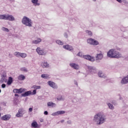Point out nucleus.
I'll list each match as a JSON object with an SVG mask.
<instances>
[{"label":"nucleus","mask_w":128,"mask_h":128,"mask_svg":"<svg viewBox=\"0 0 128 128\" xmlns=\"http://www.w3.org/2000/svg\"><path fill=\"white\" fill-rule=\"evenodd\" d=\"M106 116L103 112H98L94 115L93 120L96 122V124L98 126L106 122Z\"/></svg>","instance_id":"nucleus-1"},{"label":"nucleus","mask_w":128,"mask_h":128,"mask_svg":"<svg viewBox=\"0 0 128 128\" xmlns=\"http://www.w3.org/2000/svg\"><path fill=\"white\" fill-rule=\"evenodd\" d=\"M107 56L111 58H122V54L116 51V49H111L107 53Z\"/></svg>","instance_id":"nucleus-2"},{"label":"nucleus","mask_w":128,"mask_h":128,"mask_svg":"<svg viewBox=\"0 0 128 128\" xmlns=\"http://www.w3.org/2000/svg\"><path fill=\"white\" fill-rule=\"evenodd\" d=\"M22 22L26 26H29V28L32 26V21L30 18L27 16H24L23 17Z\"/></svg>","instance_id":"nucleus-3"},{"label":"nucleus","mask_w":128,"mask_h":128,"mask_svg":"<svg viewBox=\"0 0 128 128\" xmlns=\"http://www.w3.org/2000/svg\"><path fill=\"white\" fill-rule=\"evenodd\" d=\"M77 56H80V58H83L85 60H88L90 62H94V57L90 55H82V52H79Z\"/></svg>","instance_id":"nucleus-4"},{"label":"nucleus","mask_w":128,"mask_h":128,"mask_svg":"<svg viewBox=\"0 0 128 128\" xmlns=\"http://www.w3.org/2000/svg\"><path fill=\"white\" fill-rule=\"evenodd\" d=\"M87 43L91 46H98L99 44L98 41L92 39V38H88L87 40Z\"/></svg>","instance_id":"nucleus-5"},{"label":"nucleus","mask_w":128,"mask_h":128,"mask_svg":"<svg viewBox=\"0 0 128 128\" xmlns=\"http://www.w3.org/2000/svg\"><path fill=\"white\" fill-rule=\"evenodd\" d=\"M36 52L40 54V56H46V52L44 51V49L41 48L40 47H38L36 49Z\"/></svg>","instance_id":"nucleus-6"},{"label":"nucleus","mask_w":128,"mask_h":128,"mask_svg":"<svg viewBox=\"0 0 128 128\" xmlns=\"http://www.w3.org/2000/svg\"><path fill=\"white\" fill-rule=\"evenodd\" d=\"M26 114V110L22 108L18 110V113L16 114V116L17 118H22L24 114Z\"/></svg>","instance_id":"nucleus-7"},{"label":"nucleus","mask_w":128,"mask_h":128,"mask_svg":"<svg viewBox=\"0 0 128 128\" xmlns=\"http://www.w3.org/2000/svg\"><path fill=\"white\" fill-rule=\"evenodd\" d=\"M69 66L72 68H74L76 70H80V65L76 63L71 62L69 64Z\"/></svg>","instance_id":"nucleus-8"},{"label":"nucleus","mask_w":128,"mask_h":128,"mask_svg":"<svg viewBox=\"0 0 128 128\" xmlns=\"http://www.w3.org/2000/svg\"><path fill=\"white\" fill-rule=\"evenodd\" d=\"M26 90V89L24 88H20V89L15 88L13 90L14 94H22Z\"/></svg>","instance_id":"nucleus-9"},{"label":"nucleus","mask_w":128,"mask_h":128,"mask_svg":"<svg viewBox=\"0 0 128 128\" xmlns=\"http://www.w3.org/2000/svg\"><path fill=\"white\" fill-rule=\"evenodd\" d=\"M48 84L52 88H58V85H56V84L52 81H48Z\"/></svg>","instance_id":"nucleus-10"},{"label":"nucleus","mask_w":128,"mask_h":128,"mask_svg":"<svg viewBox=\"0 0 128 128\" xmlns=\"http://www.w3.org/2000/svg\"><path fill=\"white\" fill-rule=\"evenodd\" d=\"M66 114V111L60 110V111H58V112H53L52 114V116H60L62 114Z\"/></svg>","instance_id":"nucleus-11"},{"label":"nucleus","mask_w":128,"mask_h":128,"mask_svg":"<svg viewBox=\"0 0 128 128\" xmlns=\"http://www.w3.org/2000/svg\"><path fill=\"white\" fill-rule=\"evenodd\" d=\"M66 114V111L60 110V111H58V112H53L52 114V116H60L62 114Z\"/></svg>","instance_id":"nucleus-12"},{"label":"nucleus","mask_w":128,"mask_h":128,"mask_svg":"<svg viewBox=\"0 0 128 128\" xmlns=\"http://www.w3.org/2000/svg\"><path fill=\"white\" fill-rule=\"evenodd\" d=\"M88 70L90 74H96V68L91 66H88Z\"/></svg>","instance_id":"nucleus-13"},{"label":"nucleus","mask_w":128,"mask_h":128,"mask_svg":"<svg viewBox=\"0 0 128 128\" xmlns=\"http://www.w3.org/2000/svg\"><path fill=\"white\" fill-rule=\"evenodd\" d=\"M128 83V76H126L124 77L121 81L120 84H126Z\"/></svg>","instance_id":"nucleus-14"},{"label":"nucleus","mask_w":128,"mask_h":128,"mask_svg":"<svg viewBox=\"0 0 128 128\" xmlns=\"http://www.w3.org/2000/svg\"><path fill=\"white\" fill-rule=\"evenodd\" d=\"M63 48L70 50V52H74V48L70 45L63 46Z\"/></svg>","instance_id":"nucleus-15"},{"label":"nucleus","mask_w":128,"mask_h":128,"mask_svg":"<svg viewBox=\"0 0 128 128\" xmlns=\"http://www.w3.org/2000/svg\"><path fill=\"white\" fill-rule=\"evenodd\" d=\"M6 20H10L11 22H12L13 20H14V17L12 16V15L10 14H6Z\"/></svg>","instance_id":"nucleus-16"},{"label":"nucleus","mask_w":128,"mask_h":128,"mask_svg":"<svg viewBox=\"0 0 128 128\" xmlns=\"http://www.w3.org/2000/svg\"><path fill=\"white\" fill-rule=\"evenodd\" d=\"M32 94V91H26L24 92V93L22 94H21L22 96H23L24 98H26V96H30Z\"/></svg>","instance_id":"nucleus-17"},{"label":"nucleus","mask_w":128,"mask_h":128,"mask_svg":"<svg viewBox=\"0 0 128 128\" xmlns=\"http://www.w3.org/2000/svg\"><path fill=\"white\" fill-rule=\"evenodd\" d=\"M10 118V114H6L1 117V120H8Z\"/></svg>","instance_id":"nucleus-18"},{"label":"nucleus","mask_w":128,"mask_h":128,"mask_svg":"<svg viewBox=\"0 0 128 128\" xmlns=\"http://www.w3.org/2000/svg\"><path fill=\"white\" fill-rule=\"evenodd\" d=\"M41 66L43 67L44 68H50V64L46 62H44L41 64Z\"/></svg>","instance_id":"nucleus-19"},{"label":"nucleus","mask_w":128,"mask_h":128,"mask_svg":"<svg viewBox=\"0 0 128 128\" xmlns=\"http://www.w3.org/2000/svg\"><path fill=\"white\" fill-rule=\"evenodd\" d=\"M42 42V38H38L36 40H34L32 42V44H40V42Z\"/></svg>","instance_id":"nucleus-20"},{"label":"nucleus","mask_w":128,"mask_h":128,"mask_svg":"<svg viewBox=\"0 0 128 128\" xmlns=\"http://www.w3.org/2000/svg\"><path fill=\"white\" fill-rule=\"evenodd\" d=\"M102 58H104V54L102 53H100L96 54V60H102Z\"/></svg>","instance_id":"nucleus-21"},{"label":"nucleus","mask_w":128,"mask_h":128,"mask_svg":"<svg viewBox=\"0 0 128 128\" xmlns=\"http://www.w3.org/2000/svg\"><path fill=\"white\" fill-rule=\"evenodd\" d=\"M47 106H51L52 108H56V104L52 102H50L47 103Z\"/></svg>","instance_id":"nucleus-22"},{"label":"nucleus","mask_w":128,"mask_h":128,"mask_svg":"<svg viewBox=\"0 0 128 128\" xmlns=\"http://www.w3.org/2000/svg\"><path fill=\"white\" fill-rule=\"evenodd\" d=\"M98 76L100 78H106V76L104 73L102 72H98Z\"/></svg>","instance_id":"nucleus-23"},{"label":"nucleus","mask_w":128,"mask_h":128,"mask_svg":"<svg viewBox=\"0 0 128 128\" xmlns=\"http://www.w3.org/2000/svg\"><path fill=\"white\" fill-rule=\"evenodd\" d=\"M41 78H44L46 80L48 78H50V76L48 74H42L41 75Z\"/></svg>","instance_id":"nucleus-24"},{"label":"nucleus","mask_w":128,"mask_h":128,"mask_svg":"<svg viewBox=\"0 0 128 128\" xmlns=\"http://www.w3.org/2000/svg\"><path fill=\"white\" fill-rule=\"evenodd\" d=\"M18 80H26V76L24 74H20L18 76Z\"/></svg>","instance_id":"nucleus-25"},{"label":"nucleus","mask_w":128,"mask_h":128,"mask_svg":"<svg viewBox=\"0 0 128 128\" xmlns=\"http://www.w3.org/2000/svg\"><path fill=\"white\" fill-rule=\"evenodd\" d=\"M38 2V0H32V4H34L35 6H40V3Z\"/></svg>","instance_id":"nucleus-26"},{"label":"nucleus","mask_w":128,"mask_h":128,"mask_svg":"<svg viewBox=\"0 0 128 128\" xmlns=\"http://www.w3.org/2000/svg\"><path fill=\"white\" fill-rule=\"evenodd\" d=\"M12 84V78L10 76V77H8V81L7 82V84H8V86H10Z\"/></svg>","instance_id":"nucleus-27"},{"label":"nucleus","mask_w":128,"mask_h":128,"mask_svg":"<svg viewBox=\"0 0 128 128\" xmlns=\"http://www.w3.org/2000/svg\"><path fill=\"white\" fill-rule=\"evenodd\" d=\"M107 106H108L110 110H114V105H112V104L110 103H107Z\"/></svg>","instance_id":"nucleus-28"},{"label":"nucleus","mask_w":128,"mask_h":128,"mask_svg":"<svg viewBox=\"0 0 128 128\" xmlns=\"http://www.w3.org/2000/svg\"><path fill=\"white\" fill-rule=\"evenodd\" d=\"M0 20H6V14L0 15Z\"/></svg>","instance_id":"nucleus-29"},{"label":"nucleus","mask_w":128,"mask_h":128,"mask_svg":"<svg viewBox=\"0 0 128 128\" xmlns=\"http://www.w3.org/2000/svg\"><path fill=\"white\" fill-rule=\"evenodd\" d=\"M32 128H38V122H33L32 124Z\"/></svg>","instance_id":"nucleus-30"},{"label":"nucleus","mask_w":128,"mask_h":128,"mask_svg":"<svg viewBox=\"0 0 128 128\" xmlns=\"http://www.w3.org/2000/svg\"><path fill=\"white\" fill-rule=\"evenodd\" d=\"M86 32L87 34H88V36H92V32L88 30H86Z\"/></svg>","instance_id":"nucleus-31"},{"label":"nucleus","mask_w":128,"mask_h":128,"mask_svg":"<svg viewBox=\"0 0 128 128\" xmlns=\"http://www.w3.org/2000/svg\"><path fill=\"white\" fill-rule=\"evenodd\" d=\"M21 72H28V69L26 67H22L20 68Z\"/></svg>","instance_id":"nucleus-32"},{"label":"nucleus","mask_w":128,"mask_h":128,"mask_svg":"<svg viewBox=\"0 0 128 128\" xmlns=\"http://www.w3.org/2000/svg\"><path fill=\"white\" fill-rule=\"evenodd\" d=\"M1 30L3 32H10V30H8V28H4V27H2Z\"/></svg>","instance_id":"nucleus-33"},{"label":"nucleus","mask_w":128,"mask_h":128,"mask_svg":"<svg viewBox=\"0 0 128 128\" xmlns=\"http://www.w3.org/2000/svg\"><path fill=\"white\" fill-rule=\"evenodd\" d=\"M26 53H20V58H26Z\"/></svg>","instance_id":"nucleus-34"},{"label":"nucleus","mask_w":128,"mask_h":128,"mask_svg":"<svg viewBox=\"0 0 128 128\" xmlns=\"http://www.w3.org/2000/svg\"><path fill=\"white\" fill-rule=\"evenodd\" d=\"M32 88H34V90H40V86H32Z\"/></svg>","instance_id":"nucleus-35"},{"label":"nucleus","mask_w":128,"mask_h":128,"mask_svg":"<svg viewBox=\"0 0 128 128\" xmlns=\"http://www.w3.org/2000/svg\"><path fill=\"white\" fill-rule=\"evenodd\" d=\"M56 100H64V98H62V96L59 95L57 96Z\"/></svg>","instance_id":"nucleus-36"},{"label":"nucleus","mask_w":128,"mask_h":128,"mask_svg":"<svg viewBox=\"0 0 128 128\" xmlns=\"http://www.w3.org/2000/svg\"><path fill=\"white\" fill-rule=\"evenodd\" d=\"M56 43L58 44H60V46L64 45V42L60 41V40H56Z\"/></svg>","instance_id":"nucleus-37"},{"label":"nucleus","mask_w":128,"mask_h":128,"mask_svg":"<svg viewBox=\"0 0 128 128\" xmlns=\"http://www.w3.org/2000/svg\"><path fill=\"white\" fill-rule=\"evenodd\" d=\"M14 55L17 58H20V52H15L14 53Z\"/></svg>","instance_id":"nucleus-38"},{"label":"nucleus","mask_w":128,"mask_h":128,"mask_svg":"<svg viewBox=\"0 0 128 128\" xmlns=\"http://www.w3.org/2000/svg\"><path fill=\"white\" fill-rule=\"evenodd\" d=\"M6 78H4V77H2V78H1V79H0V82L1 84H2V82H6Z\"/></svg>","instance_id":"nucleus-39"},{"label":"nucleus","mask_w":128,"mask_h":128,"mask_svg":"<svg viewBox=\"0 0 128 128\" xmlns=\"http://www.w3.org/2000/svg\"><path fill=\"white\" fill-rule=\"evenodd\" d=\"M123 2L125 4L126 6L128 8V2L126 1V0H123Z\"/></svg>","instance_id":"nucleus-40"},{"label":"nucleus","mask_w":128,"mask_h":128,"mask_svg":"<svg viewBox=\"0 0 128 128\" xmlns=\"http://www.w3.org/2000/svg\"><path fill=\"white\" fill-rule=\"evenodd\" d=\"M32 96H34V94H36V90H34L32 92Z\"/></svg>","instance_id":"nucleus-41"},{"label":"nucleus","mask_w":128,"mask_h":128,"mask_svg":"<svg viewBox=\"0 0 128 128\" xmlns=\"http://www.w3.org/2000/svg\"><path fill=\"white\" fill-rule=\"evenodd\" d=\"M67 124H72V120H69L67 121Z\"/></svg>","instance_id":"nucleus-42"},{"label":"nucleus","mask_w":128,"mask_h":128,"mask_svg":"<svg viewBox=\"0 0 128 128\" xmlns=\"http://www.w3.org/2000/svg\"><path fill=\"white\" fill-rule=\"evenodd\" d=\"M32 110H33L32 108H30L29 109H28V112H32Z\"/></svg>","instance_id":"nucleus-43"},{"label":"nucleus","mask_w":128,"mask_h":128,"mask_svg":"<svg viewBox=\"0 0 128 128\" xmlns=\"http://www.w3.org/2000/svg\"><path fill=\"white\" fill-rule=\"evenodd\" d=\"M6 84H2V88H6Z\"/></svg>","instance_id":"nucleus-44"},{"label":"nucleus","mask_w":128,"mask_h":128,"mask_svg":"<svg viewBox=\"0 0 128 128\" xmlns=\"http://www.w3.org/2000/svg\"><path fill=\"white\" fill-rule=\"evenodd\" d=\"M2 78H6V74H2Z\"/></svg>","instance_id":"nucleus-45"},{"label":"nucleus","mask_w":128,"mask_h":128,"mask_svg":"<svg viewBox=\"0 0 128 128\" xmlns=\"http://www.w3.org/2000/svg\"><path fill=\"white\" fill-rule=\"evenodd\" d=\"M44 114H45V116H48V111L44 112Z\"/></svg>","instance_id":"nucleus-46"},{"label":"nucleus","mask_w":128,"mask_h":128,"mask_svg":"<svg viewBox=\"0 0 128 128\" xmlns=\"http://www.w3.org/2000/svg\"><path fill=\"white\" fill-rule=\"evenodd\" d=\"M116 2H120V4H122V0H116Z\"/></svg>","instance_id":"nucleus-47"},{"label":"nucleus","mask_w":128,"mask_h":128,"mask_svg":"<svg viewBox=\"0 0 128 128\" xmlns=\"http://www.w3.org/2000/svg\"><path fill=\"white\" fill-rule=\"evenodd\" d=\"M64 36L66 38H68V34L64 33Z\"/></svg>","instance_id":"nucleus-48"},{"label":"nucleus","mask_w":128,"mask_h":128,"mask_svg":"<svg viewBox=\"0 0 128 128\" xmlns=\"http://www.w3.org/2000/svg\"><path fill=\"white\" fill-rule=\"evenodd\" d=\"M74 84H76V86H78V82L76 80L74 81Z\"/></svg>","instance_id":"nucleus-49"},{"label":"nucleus","mask_w":128,"mask_h":128,"mask_svg":"<svg viewBox=\"0 0 128 128\" xmlns=\"http://www.w3.org/2000/svg\"><path fill=\"white\" fill-rule=\"evenodd\" d=\"M60 122H61L62 124L64 122V120H62L60 121Z\"/></svg>","instance_id":"nucleus-50"},{"label":"nucleus","mask_w":128,"mask_h":128,"mask_svg":"<svg viewBox=\"0 0 128 128\" xmlns=\"http://www.w3.org/2000/svg\"><path fill=\"white\" fill-rule=\"evenodd\" d=\"M14 96H18V94H15Z\"/></svg>","instance_id":"nucleus-51"},{"label":"nucleus","mask_w":128,"mask_h":128,"mask_svg":"<svg viewBox=\"0 0 128 128\" xmlns=\"http://www.w3.org/2000/svg\"><path fill=\"white\" fill-rule=\"evenodd\" d=\"M2 92V90L0 89V94Z\"/></svg>","instance_id":"nucleus-52"},{"label":"nucleus","mask_w":128,"mask_h":128,"mask_svg":"<svg viewBox=\"0 0 128 128\" xmlns=\"http://www.w3.org/2000/svg\"><path fill=\"white\" fill-rule=\"evenodd\" d=\"M108 80V82H110V80Z\"/></svg>","instance_id":"nucleus-53"},{"label":"nucleus","mask_w":128,"mask_h":128,"mask_svg":"<svg viewBox=\"0 0 128 128\" xmlns=\"http://www.w3.org/2000/svg\"><path fill=\"white\" fill-rule=\"evenodd\" d=\"M94 2H96V0H93Z\"/></svg>","instance_id":"nucleus-54"},{"label":"nucleus","mask_w":128,"mask_h":128,"mask_svg":"<svg viewBox=\"0 0 128 128\" xmlns=\"http://www.w3.org/2000/svg\"><path fill=\"white\" fill-rule=\"evenodd\" d=\"M122 30V32H124V30Z\"/></svg>","instance_id":"nucleus-55"},{"label":"nucleus","mask_w":128,"mask_h":128,"mask_svg":"<svg viewBox=\"0 0 128 128\" xmlns=\"http://www.w3.org/2000/svg\"><path fill=\"white\" fill-rule=\"evenodd\" d=\"M118 50H120V48H119Z\"/></svg>","instance_id":"nucleus-56"},{"label":"nucleus","mask_w":128,"mask_h":128,"mask_svg":"<svg viewBox=\"0 0 128 128\" xmlns=\"http://www.w3.org/2000/svg\"><path fill=\"white\" fill-rule=\"evenodd\" d=\"M0 116H1V114H0Z\"/></svg>","instance_id":"nucleus-57"},{"label":"nucleus","mask_w":128,"mask_h":128,"mask_svg":"<svg viewBox=\"0 0 128 128\" xmlns=\"http://www.w3.org/2000/svg\"><path fill=\"white\" fill-rule=\"evenodd\" d=\"M40 122H42V120H41Z\"/></svg>","instance_id":"nucleus-58"},{"label":"nucleus","mask_w":128,"mask_h":128,"mask_svg":"<svg viewBox=\"0 0 128 128\" xmlns=\"http://www.w3.org/2000/svg\"><path fill=\"white\" fill-rule=\"evenodd\" d=\"M40 122H42V120H41Z\"/></svg>","instance_id":"nucleus-59"},{"label":"nucleus","mask_w":128,"mask_h":128,"mask_svg":"<svg viewBox=\"0 0 128 128\" xmlns=\"http://www.w3.org/2000/svg\"><path fill=\"white\" fill-rule=\"evenodd\" d=\"M113 104H114V103H113Z\"/></svg>","instance_id":"nucleus-60"}]
</instances>
